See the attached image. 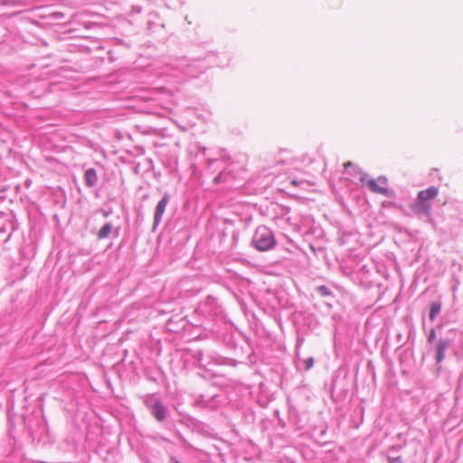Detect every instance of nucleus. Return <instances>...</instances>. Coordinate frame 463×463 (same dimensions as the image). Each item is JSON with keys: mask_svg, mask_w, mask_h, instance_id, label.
I'll return each instance as SVG.
<instances>
[{"mask_svg": "<svg viewBox=\"0 0 463 463\" xmlns=\"http://www.w3.org/2000/svg\"><path fill=\"white\" fill-rule=\"evenodd\" d=\"M351 165H352L351 162H346L344 164V166L346 168V167L350 166Z\"/></svg>", "mask_w": 463, "mask_h": 463, "instance_id": "obj_13", "label": "nucleus"}, {"mask_svg": "<svg viewBox=\"0 0 463 463\" xmlns=\"http://www.w3.org/2000/svg\"><path fill=\"white\" fill-rule=\"evenodd\" d=\"M304 364H305V369L306 370H309L313 367L314 365V359L312 357H308L307 359H305L303 361Z\"/></svg>", "mask_w": 463, "mask_h": 463, "instance_id": "obj_10", "label": "nucleus"}, {"mask_svg": "<svg viewBox=\"0 0 463 463\" xmlns=\"http://www.w3.org/2000/svg\"><path fill=\"white\" fill-rule=\"evenodd\" d=\"M168 202H169V196L167 194H165L164 197L158 202V203L156 207L155 215H154V226L155 227L160 223L162 217L165 213V208L168 204Z\"/></svg>", "mask_w": 463, "mask_h": 463, "instance_id": "obj_4", "label": "nucleus"}, {"mask_svg": "<svg viewBox=\"0 0 463 463\" xmlns=\"http://www.w3.org/2000/svg\"><path fill=\"white\" fill-rule=\"evenodd\" d=\"M291 184L295 186L298 185V182L297 180H292Z\"/></svg>", "mask_w": 463, "mask_h": 463, "instance_id": "obj_12", "label": "nucleus"}, {"mask_svg": "<svg viewBox=\"0 0 463 463\" xmlns=\"http://www.w3.org/2000/svg\"><path fill=\"white\" fill-rule=\"evenodd\" d=\"M214 182L218 183L219 182V177L214 178Z\"/></svg>", "mask_w": 463, "mask_h": 463, "instance_id": "obj_14", "label": "nucleus"}, {"mask_svg": "<svg viewBox=\"0 0 463 463\" xmlns=\"http://www.w3.org/2000/svg\"><path fill=\"white\" fill-rule=\"evenodd\" d=\"M113 226L111 223L107 222L105 223L97 232V238L99 240H104L108 238L111 232H112Z\"/></svg>", "mask_w": 463, "mask_h": 463, "instance_id": "obj_7", "label": "nucleus"}, {"mask_svg": "<svg viewBox=\"0 0 463 463\" xmlns=\"http://www.w3.org/2000/svg\"><path fill=\"white\" fill-rule=\"evenodd\" d=\"M361 182L364 183L370 191L373 193L387 195L389 190L387 188L388 180L384 176H379L376 179L366 180L365 177H361Z\"/></svg>", "mask_w": 463, "mask_h": 463, "instance_id": "obj_3", "label": "nucleus"}, {"mask_svg": "<svg viewBox=\"0 0 463 463\" xmlns=\"http://www.w3.org/2000/svg\"><path fill=\"white\" fill-rule=\"evenodd\" d=\"M450 345V341L449 340H440L438 344H437V355H436V359H437V362L439 363L441 362L444 357H445V351L446 349L448 348V346Z\"/></svg>", "mask_w": 463, "mask_h": 463, "instance_id": "obj_5", "label": "nucleus"}, {"mask_svg": "<svg viewBox=\"0 0 463 463\" xmlns=\"http://www.w3.org/2000/svg\"><path fill=\"white\" fill-rule=\"evenodd\" d=\"M438 194L439 189L435 186L420 191L415 203L411 205L412 210L419 214H429L430 211V201L436 198Z\"/></svg>", "mask_w": 463, "mask_h": 463, "instance_id": "obj_1", "label": "nucleus"}, {"mask_svg": "<svg viewBox=\"0 0 463 463\" xmlns=\"http://www.w3.org/2000/svg\"><path fill=\"white\" fill-rule=\"evenodd\" d=\"M435 337H436L435 330H431L430 336H429V340L432 341Z\"/></svg>", "mask_w": 463, "mask_h": 463, "instance_id": "obj_11", "label": "nucleus"}, {"mask_svg": "<svg viewBox=\"0 0 463 463\" xmlns=\"http://www.w3.org/2000/svg\"><path fill=\"white\" fill-rule=\"evenodd\" d=\"M152 413L157 420L161 421L165 419V408L162 403L156 402L152 407Z\"/></svg>", "mask_w": 463, "mask_h": 463, "instance_id": "obj_6", "label": "nucleus"}, {"mask_svg": "<svg viewBox=\"0 0 463 463\" xmlns=\"http://www.w3.org/2000/svg\"><path fill=\"white\" fill-rule=\"evenodd\" d=\"M252 243L258 250L266 251L276 244V241L273 232L268 227L260 226L255 231Z\"/></svg>", "mask_w": 463, "mask_h": 463, "instance_id": "obj_2", "label": "nucleus"}, {"mask_svg": "<svg viewBox=\"0 0 463 463\" xmlns=\"http://www.w3.org/2000/svg\"><path fill=\"white\" fill-rule=\"evenodd\" d=\"M97 179H98L97 174L94 169L90 168L85 172V180H86V184L89 186H92L97 182Z\"/></svg>", "mask_w": 463, "mask_h": 463, "instance_id": "obj_8", "label": "nucleus"}, {"mask_svg": "<svg viewBox=\"0 0 463 463\" xmlns=\"http://www.w3.org/2000/svg\"><path fill=\"white\" fill-rule=\"evenodd\" d=\"M441 305L439 302H432L430 305V319L433 321L436 316L439 313Z\"/></svg>", "mask_w": 463, "mask_h": 463, "instance_id": "obj_9", "label": "nucleus"}]
</instances>
